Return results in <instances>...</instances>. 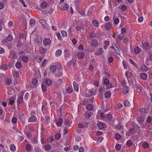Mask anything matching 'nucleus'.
I'll return each mask as SVG.
<instances>
[{
    "mask_svg": "<svg viewBox=\"0 0 152 152\" xmlns=\"http://www.w3.org/2000/svg\"><path fill=\"white\" fill-rule=\"evenodd\" d=\"M50 71L53 72L56 71V67L55 65H52L50 67Z\"/></svg>",
    "mask_w": 152,
    "mask_h": 152,
    "instance_id": "nucleus-35",
    "label": "nucleus"
},
{
    "mask_svg": "<svg viewBox=\"0 0 152 152\" xmlns=\"http://www.w3.org/2000/svg\"><path fill=\"white\" fill-rule=\"evenodd\" d=\"M143 47L146 49H148L149 48L148 44L147 42L144 43L143 45Z\"/></svg>",
    "mask_w": 152,
    "mask_h": 152,
    "instance_id": "nucleus-54",
    "label": "nucleus"
},
{
    "mask_svg": "<svg viewBox=\"0 0 152 152\" xmlns=\"http://www.w3.org/2000/svg\"><path fill=\"white\" fill-rule=\"evenodd\" d=\"M74 90L75 91L77 92L79 91V88L78 84L76 82L74 81L73 83Z\"/></svg>",
    "mask_w": 152,
    "mask_h": 152,
    "instance_id": "nucleus-10",
    "label": "nucleus"
},
{
    "mask_svg": "<svg viewBox=\"0 0 152 152\" xmlns=\"http://www.w3.org/2000/svg\"><path fill=\"white\" fill-rule=\"evenodd\" d=\"M37 119L36 117L34 116H31L28 120L29 122H36Z\"/></svg>",
    "mask_w": 152,
    "mask_h": 152,
    "instance_id": "nucleus-11",
    "label": "nucleus"
},
{
    "mask_svg": "<svg viewBox=\"0 0 152 152\" xmlns=\"http://www.w3.org/2000/svg\"><path fill=\"white\" fill-rule=\"evenodd\" d=\"M117 128L119 130L122 129L123 128V126L122 124L120 123H119L117 126Z\"/></svg>",
    "mask_w": 152,
    "mask_h": 152,
    "instance_id": "nucleus-43",
    "label": "nucleus"
},
{
    "mask_svg": "<svg viewBox=\"0 0 152 152\" xmlns=\"http://www.w3.org/2000/svg\"><path fill=\"white\" fill-rule=\"evenodd\" d=\"M135 131V128L133 127V128H130L129 130V131L128 132L126 133V135L127 136H130V134H132L134 133Z\"/></svg>",
    "mask_w": 152,
    "mask_h": 152,
    "instance_id": "nucleus-5",
    "label": "nucleus"
},
{
    "mask_svg": "<svg viewBox=\"0 0 152 152\" xmlns=\"http://www.w3.org/2000/svg\"><path fill=\"white\" fill-rule=\"evenodd\" d=\"M113 19L114 20V23L115 25H117L119 21V20L118 18H114V17L113 18Z\"/></svg>",
    "mask_w": 152,
    "mask_h": 152,
    "instance_id": "nucleus-40",
    "label": "nucleus"
},
{
    "mask_svg": "<svg viewBox=\"0 0 152 152\" xmlns=\"http://www.w3.org/2000/svg\"><path fill=\"white\" fill-rule=\"evenodd\" d=\"M56 36L58 37V39L61 40L62 39V37L60 33L59 32H58L56 34Z\"/></svg>",
    "mask_w": 152,
    "mask_h": 152,
    "instance_id": "nucleus-64",
    "label": "nucleus"
},
{
    "mask_svg": "<svg viewBox=\"0 0 152 152\" xmlns=\"http://www.w3.org/2000/svg\"><path fill=\"white\" fill-rule=\"evenodd\" d=\"M30 25L31 27L34 26L35 25L36 22L34 19H31L30 21Z\"/></svg>",
    "mask_w": 152,
    "mask_h": 152,
    "instance_id": "nucleus-31",
    "label": "nucleus"
},
{
    "mask_svg": "<svg viewBox=\"0 0 152 152\" xmlns=\"http://www.w3.org/2000/svg\"><path fill=\"white\" fill-rule=\"evenodd\" d=\"M129 62L133 65L135 66L136 67H137V65L135 63V62L132 60V59H129Z\"/></svg>",
    "mask_w": 152,
    "mask_h": 152,
    "instance_id": "nucleus-50",
    "label": "nucleus"
},
{
    "mask_svg": "<svg viewBox=\"0 0 152 152\" xmlns=\"http://www.w3.org/2000/svg\"><path fill=\"white\" fill-rule=\"evenodd\" d=\"M61 34L62 36L64 37H66L67 36V34L66 32L64 30H62L61 31Z\"/></svg>",
    "mask_w": 152,
    "mask_h": 152,
    "instance_id": "nucleus-46",
    "label": "nucleus"
},
{
    "mask_svg": "<svg viewBox=\"0 0 152 152\" xmlns=\"http://www.w3.org/2000/svg\"><path fill=\"white\" fill-rule=\"evenodd\" d=\"M85 114V117L87 118H89L91 115V113L89 111H86Z\"/></svg>",
    "mask_w": 152,
    "mask_h": 152,
    "instance_id": "nucleus-45",
    "label": "nucleus"
},
{
    "mask_svg": "<svg viewBox=\"0 0 152 152\" xmlns=\"http://www.w3.org/2000/svg\"><path fill=\"white\" fill-rule=\"evenodd\" d=\"M15 146L14 145L12 144L11 145L10 147V149L11 151L14 152L15 151Z\"/></svg>",
    "mask_w": 152,
    "mask_h": 152,
    "instance_id": "nucleus-44",
    "label": "nucleus"
},
{
    "mask_svg": "<svg viewBox=\"0 0 152 152\" xmlns=\"http://www.w3.org/2000/svg\"><path fill=\"white\" fill-rule=\"evenodd\" d=\"M122 63L124 68L126 69H127V65L124 60H123Z\"/></svg>",
    "mask_w": 152,
    "mask_h": 152,
    "instance_id": "nucleus-62",
    "label": "nucleus"
},
{
    "mask_svg": "<svg viewBox=\"0 0 152 152\" xmlns=\"http://www.w3.org/2000/svg\"><path fill=\"white\" fill-rule=\"evenodd\" d=\"M55 138L57 140H59L61 137V134L60 133H57L55 135Z\"/></svg>",
    "mask_w": 152,
    "mask_h": 152,
    "instance_id": "nucleus-51",
    "label": "nucleus"
},
{
    "mask_svg": "<svg viewBox=\"0 0 152 152\" xmlns=\"http://www.w3.org/2000/svg\"><path fill=\"white\" fill-rule=\"evenodd\" d=\"M103 53L102 50V48H99V49L96 51L95 52V54L97 55H98L102 54Z\"/></svg>",
    "mask_w": 152,
    "mask_h": 152,
    "instance_id": "nucleus-21",
    "label": "nucleus"
},
{
    "mask_svg": "<svg viewBox=\"0 0 152 152\" xmlns=\"http://www.w3.org/2000/svg\"><path fill=\"white\" fill-rule=\"evenodd\" d=\"M124 105L126 107H129L130 106V104L128 100H125L124 102Z\"/></svg>",
    "mask_w": 152,
    "mask_h": 152,
    "instance_id": "nucleus-36",
    "label": "nucleus"
},
{
    "mask_svg": "<svg viewBox=\"0 0 152 152\" xmlns=\"http://www.w3.org/2000/svg\"><path fill=\"white\" fill-rule=\"evenodd\" d=\"M47 61H48L47 60L44 59L42 63L41 66L42 67L43 66L46 65V64L47 63Z\"/></svg>",
    "mask_w": 152,
    "mask_h": 152,
    "instance_id": "nucleus-58",
    "label": "nucleus"
},
{
    "mask_svg": "<svg viewBox=\"0 0 152 152\" xmlns=\"http://www.w3.org/2000/svg\"><path fill=\"white\" fill-rule=\"evenodd\" d=\"M26 149L28 152L31 151L32 149V147L31 145L29 144H27L26 145Z\"/></svg>",
    "mask_w": 152,
    "mask_h": 152,
    "instance_id": "nucleus-12",
    "label": "nucleus"
},
{
    "mask_svg": "<svg viewBox=\"0 0 152 152\" xmlns=\"http://www.w3.org/2000/svg\"><path fill=\"white\" fill-rule=\"evenodd\" d=\"M134 52L136 54H139L141 52V50L140 48L137 47L134 48Z\"/></svg>",
    "mask_w": 152,
    "mask_h": 152,
    "instance_id": "nucleus-27",
    "label": "nucleus"
},
{
    "mask_svg": "<svg viewBox=\"0 0 152 152\" xmlns=\"http://www.w3.org/2000/svg\"><path fill=\"white\" fill-rule=\"evenodd\" d=\"M15 98L14 97H12L9 99V104L10 105H12L14 103Z\"/></svg>",
    "mask_w": 152,
    "mask_h": 152,
    "instance_id": "nucleus-24",
    "label": "nucleus"
},
{
    "mask_svg": "<svg viewBox=\"0 0 152 152\" xmlns=\"http://www.w3.org/2000/svg\"><path fill=\"white\" fill-rule=\"evenodd\" d=\"M52 83L51 80L50 79H46L45 80V83L48 86L51 85Z\"/></svg>",
    "mask_w": 152,
    "mask_h": 152,
    "instance_id": "nucleus-22",
    "label": "nucleus"
},
{
    "mask_svg": "<svg viewBox=\"0 0 152 152\" xmlns=\"http://www.w3.org/2000/svg\"><path fill=\"white\" fill-rule=\"evenodd\" d=\"M20 58L25 62H27L28 61V57L26 56H20Z\"/></svg>",
    "mask_w": 152,
    "mask_h": 152,
    "instance_id": "nucleus-14",
    "label": "nucleus"
},
{
    "mask_svg": "<svg viewBox=\"0 0 152 152\" xmlns=\"http://www.w3.org/2000/svg\"><path fill=\"white\" fill-rule=\"evenodd\" d=\"M37 79L36 78H33L32 80V83L33 85H36L37 84Z\"/></svg>",
    "mask_w": 152,
    "mask_h": 152,
    "instance_id": "nucleus-48",
    "label": "nucleus"
},
{
    "mask_svg": "<svg viewBox=\"0 0 152 152\" xmlns=\"http://www.w3.org/2000/svg\"><path fill=\"white\" fill-rule=\"evenodd\" d=\"M98 42L96 39H93L92 41L91 45L94 46H96L98 45Z\"/></svg>",
    "mask_w": 152,
    "mask_h": 152,
    "instance_id": "nucleus-23",
    "label": "nucleus"
},
{
    "mask_svg": "<svg viewBox=\"0 0 152 152\" xmlns=\"http://www.w3.org/2000/svg\"><path fill=\"white\" fill-rule=\"evenodd\" d=\"M123 92L124 94H126L128 93V90L126 86H123Z\"/></svg>",
    "mask_w": 152,
    "mask_h": 152,
    "instance_id": "nucleus-33",
    "label": "nucleus"
},
{
    "mask_svg": "<svg viewBox=\"0 0 152 152\" xmlns=\"http://www.w3.org/2000/svg\"><path fill=\"white\" fill-rule=\"evenodd\" d=\"M142 145L144 148H147L149 146V145L148 143H142Z\"/></svg>",
    "mask_w": 152,
    "mask_h": 152,
    "instance_id": "nucleus-56",
    "label": "nucleus"
},
{
    "mask_svg": "<svg viewBox=\"0 0 152 152\" xmlns=\"http://www.w3.org/2000/svg\"><path fill=\"white\" fill-rule=\"evenodd\" d=\"M112 27V24L110 23H107L105 26V27L106 29L109 30Z\"/></svg>",
    "mask_w": 152,
    "mask_h": 152,
    "instance_id": "nucleus-20",
    "label": "nucleus"
},
{
    "mask_svg": "<svg viewBox=\"0 0 152 152\" xmlns=\"http://www.w3.org/2000/svg\"><path fill=\"white\" fill-rule=\"evenodd\" d=\"M105 97L106 98H108L110 97L111 96V92L110 91H107L104 94Z\"/></svg>",
    "mask_w": 152,
    "mask_h": 152,
    "instance_id": "nucleus-37",
    "label": "nucleus"
},
{
    "mask_svg": "<svg viewBox=\"0 0 152 152\" xmlns=\"http://www.w3.org/2000/svg\"><path fill=\"white\" fill-rule=\"evenodd\" d=\"M84 55V54L83 52H80L77 53V56L79 59H82L83 58Z\"/></svg>",
    "mask_w": 152,
    "mask_h": 152,
    "instance_id": "nucleus-16",
    "label": "nucleus"
},
{
    "mask_svg": "<svg viewBox=\"0 0 152 152\" xmlns=\"http://www.w3.org/2000/svg\"><path fill=\"white\" fill-rule=\"evenodd\" d=\"M145 117H137V121L140 124L141 126L142 127H144V126L142 124V123L144 122V121L145 120Z\"/></svg>",
    "mask_w": 152,
    "mask_h": 152,
    "instance_id": "nucleus-3",
    "label": "nucleus"
},
{
    "mask_svg": "<svg viewBox=\"0 0 152 152\" xmlns=\"http://www.w3.org/2000/svg\"><path fill=\"white\" fill-rule=\"evenodd\" d=\"M140 77L142 79L145 80L147 78V75L145 73H142L140 74Z\"/></svg>",
    "mask_w": 152,
    "mask_h": 152,
    "instance_id": "nucleus-26",
    "label": "nucleus"
},
{
    "mask_svg": "<svg viewBox=\"0 0 152 152\" xmlns=\"http://www.w3.org/2000/svg\"><path fill=\"white\" fill-rule=\"evenodd\" d=\"M141 69L142 71L146 72L148 70V67L145 65H142L141 66Z\"/></svg>",
    "mask_w": 152,
    "mask_h": 152,
    "instance_id": "nucleus-28",
    "label": "nucleus"
},
{
    "mask_svg": "<svg viewBox=\"0 0 152 152\" xmlns=\"http://www.w3.org/2000/svg\"><path fill=\"white\" fill-rule=\"evenodd\" d=\"M87 109L89 110H91L93 108V105L90 104H88L86 106Z\"/></svg>",
    "mask_w": 152,
    "mask_h": 152,
    "instance_id": "nucleus-42",
    "label": "nucleus"
},
{
    "mask_svg": "<svg viewBox=\"0 0 152 152\" xmlns=\"http://www.w3.org/2000/svg\"><path fill=\"white\" fill-rule=\"evenodd\" d=\"M12 74L13 75V76L15 80H17L18 78L19 74L17 71L14 70L12 71Z\"/></svg>",
    "mask_w": 152,
    "mask_h": 152,
    "instance_id": "nucleus-6",
    "label": "nucleus"
},
{
    "mask_svg": "<svg viewBox=\"0 0 152 152\" xmlns=\"http://www.w3.org/2000/svg\"><path fill=\"white\" fill-rule=\"evenodd\" d=\"M71 121L68 119H65L64 120V123L67 126H70L71 125Z\"/></svg>",
    "mask_w": 152,
    "mask_h": 152,
    "instance_id": "nucleus-25",
    "label": "nucleus"
},
{
    "mask_svg": "<svg viewBox=\"0 0 152 152\" xmlns=\"http://www.w3.org/2000/svg\"><path fill=\"white\" fill-rule=\"evenodd\" d=\"M104 48L105 50H106L108 47L110 45V42L108 41H105L104 43Z\"/></svg>",
    "mask_w": 152,
    "mask_h": 152,
    "instance_id": "nucleus-30",
    "label": "nucleus"
},
{
    "mask_svg": "<svg viewBox=\"0 0 152 152\" xmlns=\"http://www.w3.org/2000/svg\"><path fill=\"white\" fill-rule=\"evenodd\" d=\"M39 50L41 53H45L46 52V49H45L42 47L40 48Z\"/></svg>",
    "mask_w": 152,
    "mask_h": 152,
    "instance_id": "nucleus-49",
    "label": "nucleus"
},
{
    "mask_svg": "<svg viewBox=\"0 0 152 152\" xmlns=\"http://www.w3.org/2000/svg\"><path fill=\"white\" fill-rule=\"evenodd\" d=\"M68 5L66 3H63L61 4V9L63 11L67 10L68 8Z\"/></svg>",
    "mask_w": 152,
    "mask_h": 152,
    "instance_id": "nucleus-7",
    "label": "nucleus"
},
{
    "mask_svg": "<svg viewBox=\"0 0 152 152\" xmlns=\"http://www.w3.org/2000/svg\"><path fill=\"white\" fill-rule=\"evenodd\" d=\"M7 40L9 41H11L12 40V37L11 35H9L7 38Z\"/></svg>",
    "mask_w": 152,
    "mask_h": 152,
    "instance_id": "nucleus-63",
    "label": "nucleus"
},
{
    "mask_svg": "<svg viewBox=\"0 0 152 152\" xmlns=\"http://www.w3.org/2000/svg\"><path fill=\"white\" fill-rule=\"evenodd\" d=\"M16 67L17 68H20L22 66V64L21 63L19 62H17L15 64Z\"/></svg>",
    "mask_w": 152,
    "mask_h": 152,
    "instance_id": "nucleus-41",
    "label": "nucleus"
},
{
    "mask_svg": "<svg viewBox=\"0 0 152 152\" xmlns=\"http://www.w3.org/2000/svg\"><path fill=\"white\" fill-rule=\"evenodd\" d=\"M61 50L60 49H58L56 52L55 55L56 57H59L61 55Z\"/></svg>",
    "mask_w": 152,
    "mask_h": 152,
    "instance_id": "nucleus-29",
    "label": "nucleus"
},
{
    "mask_svg": "<svg viewBox=\"0 0 152 152\" xmlns=\"http://www.w3.org/2000/svg\"><path fill=\"white\" fill-rule=\"evenodd\" d=\"M43 43L45 46L49 45L51 42V40L49 38H45L43 40Z\"/></svg>",
    "mask_w": 152,
    "mask_h": 152,
    "instance_id": "nucleus-4",
    "label": "nucleus"
},
{
    "mask_svg": "<svg viewBox=\"0 0 152 152\" xmlns=\"http://www.w3.org/2000/svg\"><path fill=\"white\" fill-rule=\"evenodd\" d=\"M76 141L77 142H80L81 140L80 137L79 136H77L75 137Z\"/></svg>",
    "mask_w": 152,
    "mask_h": 152,
    "instance_id": "nucleus-61",
    "label": "nucleus"
},
{
    "mask_svg": "<svg viewBox=\"0 0 152 152\" xmlns=\"http://www.w3.org/2000/svg\"><path fill=\"white\" fill-rule=\"evenodd\" d=\"M115 138L116 140H118L121 138V136L119 134H117L115 136Z\"/></svg>",
    "mask_w": 152,
    "mask_h": 152,
    "instance_id": "nucleus-55",
    "label": "nucleus"
},
{
    "mask_svg": "<svg viewBox=\"0 0 152 152\" xmlns=\"http://www.w3.org/2000/svg\"><path fill=\"white\" fill-rule=\"evenodd\" d=\"M92 24L95 27H98L99 26V23L96 20H92Z\"/></svg>",
    "mask_w": 152,
    "mask_h": 152,
    "instance_id": "nucleus-19",
    "label": "nucleus"
},
{
    "mask_svg": "<svg viewBox=\"0 0 152 152\" xmlns=\"http://www.w3.org/2000/svg\"><path fill=\"white\" fill-rule=\"evenodd\" d=\"M23 94H22L18 96L17 100V102L18 104H21L23 102Z\"/></svg>",
    "mask_w": 152,
    "mask_h": 152,
    "instance_id": "nucleus-8",
    "label": "nucleus"
},
{
    "mask_svg": "<svg viewBox=\"0 0 152 152\" xmlns=\"http://www.w3.org/2000/svg\"><path fill=\"white\" fill-rule=\"evenodd\" d=\"M103 80L104 83L106 86L107 88H112V85L111 83H110L109 80L108 78H103Z\"/></svg>",
    "mask_w": 152,
    "mask_h": 152,
    "instance_id": "nucleus-2",
    "label": "nucleus"
},
{
    "mask_svg": "<svg viewBox=\"0 0 152 152\" xmlns=\"http://www.w3.org/2000/svg\"><path fill=\"white\" fill-rule=\"evenodd\" d=\"M89 101H91V102H93V99H88L84 101L83 102V104H86L87 103V102H88Z\"/></svg>",
    "mask_w": 152,
    "mask_h": 152,
    "instance_id": "nucleus-57",
    "label": "nucleus"
},
{
    "mask_svg": "<svg viewBox=\"0 0 152 152\" xmlns=\"http://www.w3.org/2000/svg\"><path fill=\"white\" fill-rule=\"evenodd\" d=\"M62 74V72L60 70H59L57 72L55 75V76L56 77H58L61 76Z\"/></svg>",
    "mask_w": 152,
    "mask_h": 152,
    "instance_id": "nucleus-32",
    "label": "nucleus"
},
{
    "mask_svg": "<svg viewBox=\"0 0 152 152\" xmlns=\"http://www.w3.org/2000/svg\"><path fill=\"white\" fill-rule=\"evenodd\" d=\"M66 91L69 94L72 93L73 92V90L70 88H66Z\"/></svg>",
    "mask_w": 152,
    "mask_h": 152,
    "instance_id": "nucleus-47",
    "label": "nucleus"
},
{
    "mask_svg": "<svg viewBox=\"0 0 152 152\" xmlns=\"http://www.w3.org/2000/svg\"><path fill=\"white\" fill-rule=\"evenodd\" d=\"M44 148L46 151H49L51 149V146L50 145L47 144L45 145L44 146Z\"/></svg>",
    "mask_w": 152,
    "mask_h": 152,
    "instance_id": "nucleus-34",
    "label": "nucleus"
},
{
    "mask_svg": "<svg viewBox=\"0 0 152 152\" xmlns=\"http://www.w3.org/2000/svg\"><path fill=\"white\" fill-rule=\"evenodd\" d=\"M139 112L143 115L145 116V114H147V112L146 109L144 108H141L140 109Z\"/></svg>",
    "mask_w": 152,
    "mask_h": 152,
    "instance_id": "nucleus-13",
    "label": "nucleus"
},
{
    "mask_svg": "<svg viewBox=\"0 0 152 152\" xmlns=\"http://www.w3.org/2000/svg\"><path fill=\"white\" fill-rule=\"evenodd\" d=\"M17 119L15 117H13L11 120V122L13 124H15L17 123Z\"/></svg>",
    "mask_w": 152,
    "mask_h": 152,
    "instance_id": "nucleus-39",
    "label": "nucleus"
},
{
    "mask_svg": "<svg viewBox=\"0 0 152 152\" xmlns=\"http://www.w3.org/2000/svg\"><path fill=\"white\" fill-rule=\"evenodd\" d=\"M47 6V3L46 2H42L41 4V7L43 8H45Z\"/></svg>",
    "mask_w": 152,
    "mask_h": 152,
    "instance_id": "nucleus-38",
    "label": "nucleus"
},
{
    "mask_svg": "<svg viewBox=\"0 0 152 152\" xmlns=\"http://www.w3.org/2000/svg\"><path fill=\"white\" fill-rule=\"evenodd\" d=\"M97 126L99 129H102L104 127L103 124L101 122H98L97 124Z\"/></svg>",
    "mask_w": 152,
    "mask_h": 152,
    "instance_id": "nucleus-18",
    "label": "nucleus"
},
{
    "mask_svg": "<svg viewBox=\"0 0 152 152\" xmlns=\"http://www.w3.org/2000/svg\"><path fill=\"white\" fill-rule=\"evenodd\" d=\"M64 52L65 53L64 56L66 57H69L71 56L70 53L68 50L65 49Z\"/></svg>",
    "mask_w": 152,
    "mask_h": 152,
    "instance_id": "nucleus-15",
    "label": "nucleus"
},
{
    "mask_svg": "<svg viewBox=\"0 0 152 152\" xmlns=\"http://www.w3.org/2000/svg\"><path fill=\"white\" fill-rule=\"evenodd\" d=\"M126 76L127 78L128 81L132 80L134 78V75L132 70L130 68H129L128 70L125 72Z\"/></svg>",
    "mask_w": 152,
    "mask_h": 152,
    "instance_id": "nucleus-1",
    "label": "nucleus"
},
{
    "mask_svg": "<svg viewBox=\"0 0 152 152\" xmlns=\"http://www.w3.org/2000/svg\"><path fill=\"white\" fill-rule=\"evenodd\" d=\"M48 141H49L50 142H51L53 141L54 139L53 137L50 136L49 137L48 139Z\"/></svg>",
    "mask_w": 152,
    "mask_h": 152,
    "instance_id": "nucleus-60",
    "label": "nucleus"
},
{
    "mask_svg": "<svg viewBox=\"0 0 152 152\" xmlns=\"http://www.w3.org/2000/svg\"><path fill=\"white\" fill-rule=\"evenodd\" d=\"M63 123V120L61 118H59L56 121V124L57 126H61Z\"/></svg>",
    "mask_w": 152,
    "mask_h": 152,
    "instance_id": "nucleus-9",
    "label": "nucleus"
},
{
    "mask_svg": "<svg viewBox=\"0 0 152 152\" xmlns=\"http://www.w3.org/2000/svg\"><path fill=\"white\" fill-rule=\"evenodd\" d=\"M5 82L7 85H10L11 82V80L10 78H7Z\"/></svg>",
    "mask_w": 152,
    "mask_h": 152,
    "instance_id": "nucleus-53",
    "label": "nucleus"
},
{
    "mask_svg": "<svg viewBox=\"0 0 152 152\" xmlns=\"http://www.w3.org/2000/svg\"><path fill=\"white\" fill-rule=\"evenodd\" d=\"M121 146L120 144H117L116 145L115 147V149L117 151L119 150L121 148Z\"/></svg>",
    "mask_w": 152,
    "mask_h": 152,
    "instance_id": "nucleus-52",
    "label": "nucleus"
},
{
    "mask_svg": "<svg viewBox=\"0 0 152 152\" xmlns=\"http://www.w3.org/2000/svg\"><path fill=\"white\" fill-rule=\"evenodd\" d=\"M106 118L109 120H110L112 118L111 115L110 114H108L106 115Z\"/></svg>",
    "mask_w": 152,
    "mask_h": 152,
    "instance_id": "nucleus-59",
    "label": "nucleus"
},
{
    "mask_svg": "<svg viewBox=\"0 0 152 152\" xmlns=\"http://www.w3.org/2000/svg\"><path fill=\"white\" fill-rule=\"evenodd\" d=\"M0 69L4 70H8V68L7 65L3 64L0 66Z\"/></svg>",
    "mask_w": 152,
    "mask_h": 152,
    "instance_id": "nucleus-17",
    "label": "nucleus"
}]
</instances>
